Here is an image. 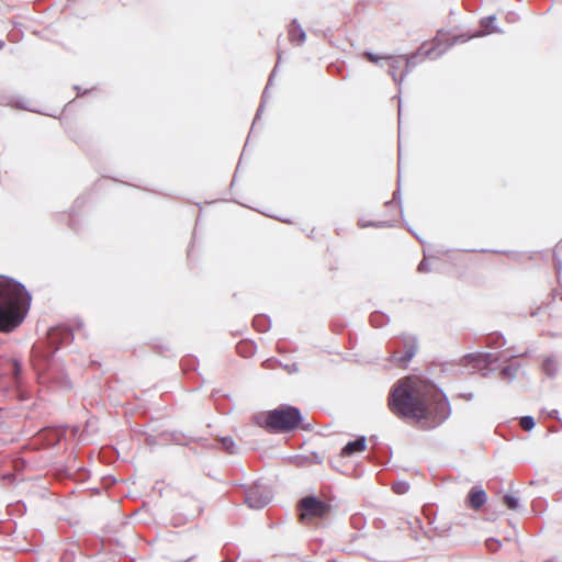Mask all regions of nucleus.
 Wrapping results in <instances>:
<instances>
[{
  "instance_id": "nucleus-12",
  "label": "nucleus",
  "mask_w": 562,
  "mask_h": 562,
  "mask_svg": "<svg viewBox=\"0 0 562 562\" xmlns=\"http://www.w3.org/2000/svg\"><path fill=\"white\" fill-rule=\"evenodd\" d=\"M465 359L470 362H477L479 364L484 363L486 367L492 366L493 363L498 362L502 357L499 353L493 352H476L469 353L465 356Z\"/></svg>"
},
{
  "instance_id": "nucleus-30",
  "label": "nucleus",
  "mask_w": 562,
  "mask_h": 562,
  "mask_svg": "<svg viewBox=\"0 0 562 562\" xmlns=\"http://www.w3.org/2000/svg\"><path fill=\"white\" fill-rule=\"evenodd\" d=\"M535 424L532 416H522L519 422L520 427L526 431H530L535 427Z\"/></svg>"
},
{
  "instance_id": "nucleus-33",
  "label": "nucleus",
  "mask_w": 562,
  "mask_h": 562,
  "mask_svg": "<svg viewBox=\"0 0 562 562\" xmlns=\"http://www.w3.org/2000/svg\"><path fill=\"white\" fill-rule=\"evenodd\" d=\"M417 271L422 272V273L429 272L430 271L429 263L426 260H422L417 267Z\"/></svg>"
},
{
  "instance_id": "nucleus-42",
  "label": "nucleus",
  "mask_w": 562,
  "mask_h": 562,
  "mask_svg": "<svg viewBox=\"0 0 562 562\" xmlns=\"http://www.w3.org/2000/svg\"><path fill=\"white\" fill-rule=\"evenodd\" d=\"M385 205L386 206H392V205H394V203H393V201H389V202L385 203Z\"/></svg>"
},
{
  "instance_id": "nucleus-14",
  "label": "nucleus",
  "mask_w": 562,
  "mask_h": 562,
  "mask_svg": "<svg viewBox=\"0 0 562 562\" xmlns=\"http://www.w3.org/2000/svg\"><path fill=\"white\" fill-rule=\"evenodd\" d=\"M280 59H281V53H278V61H277V65L274 66V68H273V70H272V72H271V75H270V77H269V79H268V83H267V86H266V88H265V90H263V92H262L261 102H260L259 108H258V110H257V112H256V115H255V119H254V122H252V126H251V128H250V134L252 133V131H254V128H255V126H256L257 122L259 121V119H260V116H261V113H262V110H263L265 103H266V101H267V99H268V90H269V87H270V86H271V83H272V80H273V77H274L276 70H277V68H278V66H279Z\"/></svg>"
},
{
  "instance_id": "nucleus-36",
  "label": "nucleus",
  "mask_w": 562,
  "mask_h": 562,
  "mask_svg": "<svg viewBox=\"0 0 562 562\" xmlns=\"http://www.w3.org/2000/svg\"><path fill=\"white\" fill-rule=\"evenodd\" d=\"M548 417H550V418H558V411L557 409H552V411L548 412Z\"/></svg>"
},
{
  "instance_id": "nucleus-20",
  "label": "nucleus",
  "mask_w": 562,
  "mask_h": 562,
  "mask_svg": "<svg viewBox=\"0 0 562 562\" xmlns=\"http://www.w3.org/2000/svg\"><path fill=\"white\" fill-rule=\"evenodd\" d=\"M252 325L256 330L266 333L271 327V321L267 315H256L252 321Z\"/></svg>"
},
{
  "instance_id": "nucleus-2",
  "label": "nucleus",
  "mask_w": 562,
  "mask_h": 562,
  "mask_svg": "<svg viewBox=\"0 0 562 562\" xmlns=\"http://www.w3.org/2000/svg\"><path fill=\"white\" fill-rule=\"evenodd\" d=\"M431 384L432 382L420 378H406L397 381L392 386L389 395L391 412L402 419L414 422L417 413L420 414L422 412V401Z\"/></svg>"
},
{
  "instance_id": "nucleus-5",
  "label": "nucleus",
  "mask_w": 562,
  "mask_h": 562,
  "mask_svg": "<svg viewBox=\"0 0 562 562\" xmlns=\"http://www.w3.org/2000/svg\"><path fill=\"white\" fill-rule=\"evenodd\" d=\"M301 411L292 405L282 404L274 409L256 416V423L270 432L286 434L295 430L302 423Z\"/></svg>"
},
{
  "instance_id": "nucleus-40",
  "label": "nucleus",
  "mask_w": 562,
  "mask_h": 562,
  "mask_svg": "<svg viewBox=\"0 0 562 562\" xmlns=\"http://www.w3.org/2000/svg\"><path fill=\"white\" fill-rule=\"evenodd\" d=\"M462 397L467 398L468 401H471L473 398V394H464Z\"/></svg>"
},
{
  "instance_id": "nucleus-24",
  "label": "nucleus",
  "mask_w": 562,
  "mask_h": 562,
  "mask_svg": "<svg viewBox=\"0 0 562 562\" xmlns=\"http://www.w3.org/2000/svg\"><path fill=\"white\" fill-rule=\"evenodd\" d=\"M218 443L221 449L226 451L229 454H235L237 452V447L232 437H221L218 438Z\"/></svg>"
},
{
  "instance_id": "nucleus-13",
  "label": "nucleus",
  "mask_w": 562,
  "mask_h": 562,
  "mask_svg": "<svg viewBox=\"0 0 562 562\" xmlns=\"http://www.w3.org/2000/svg\"><path fill=\"white\" fill-rule=\"evenodd\" d=\"M367 448V438L366 436H359L357 439L347 442L341 449V457H350L356 452H362Z\"/></svg>"
},
{
  "instance_id": "nucleus-4",
  "label": "nucleus",
  "mask_w": 562,
  "mask_h": 562,
  "mask_svg": "<svg viewBox=\"0 0 562 562\" xmlns=\"http://www.w3.org/2000/svg\"><path fill=\"white\" fill-rule=\"evenodd\" d=\"M74 340L72 330L65 326L58 325L52 327L47 333V346H34L32 348L31 359L34 369L40 375L44 374L53 360L54 353L64 345H68Z\"/></svg>"
},
{
  "instance_id": "nucleus-26",
  "label": "nucleus",
  "mask_w": 562,
  "mask_h": 562,
  "mask_svg": "<svg viewBox=\"0 0 562 562\" xmlns=\"http://www.w3.org/2000/svg\"><path fill=\"white\" fill-rule=\"evenodd\" d=\"M504 505L512 510H517L519 508V499L516 496L506 494L503 497Z\"/></svg>"
},
{
  "instance_id": "nucleus-17",
  "label": "nucleus",
  "mask_w": 562,
  "mask_h": 562,
  "mask_svg": "<svg viewBox=\"0 0 562 562\" xmlns=\"http://www.w3.org/2000/svg\"><path fill=\"white\" fill-rule=\"evenodd\" d=\"M306 38V33L302 29L301 24L297 22V20H293L289 27V40L294 43L297 41V44L301 45L304 43Z\"/></svg>"
},
{
  "instance_id": "nucleus-44",
  "label": "nucleus",
  "mask_w": 562,
  "mask_h": 562,
  "mask_svg": "<svg viewBox=\"0 0 562 562\" xmlns=\"http://www.w3.org/2000/svg\"><path fill=\"white\" fill-rule=\"evenodd\" d=\"M3 47H4V42L0 41V49H2Z\"/></svg>"
},
{
  "instance_id": "nucleus-21",
  "label": "nucleus",
  "mask_w": 562,
  "mask_h": 562,
  "mask_svg": "<svg viewBox=\"0 0 562 562\" xmlns=\"http://www.w3.org/2000/svg\"><path fill=\"white\" fill-rule=\"evenodd\" d=\"M236 349L241 357L249 358L255 355L256 345L252 341H240L237 345Z\"/></svg>"
},
{
  "instance_id": "nucleus-39",
  "label": "nucleus",
  "mask_w": 562,
  "mask_h": 562,
  "mask_svg": "<svg viewBox=\"0 0 562 562\" xmlns=\"http://www.w3.org/2000/svg\"><path fill=\"white\" fill-rule=\"evenodd\" d=\"M401 149H402V146H401V138L398 139V165L401 164Z\"/></svg>"
},
{
  "instance_id": "nucleus-1",
  "label": "nucleus",
  "mask_w": 562,
  "mask_h": 562,
  "mask_svg": "<svg viewBox=\"0 0 562 562\" xmlns=\"http://www.w3.org/2000/svg\"><path fill=\"white\" fill-rule=\"evenodd\" d=\"M30 304L31 294L22 283L0 277V331L10 333L20 326Z\"/></svg>"
},
{
  "instance_id": "nucleus-10",
  "label": "nucleus",
  "mask_w": 562,
  "mask_h": 562,
  "mask_svg": "<svg viewBox=\"0 0 562 562\" xmlns=\"http://www.w3.org/2000/svg\"><path fill=\"white\" fill-rule=\"evenodd\" d=\"M302 519L306 517L322 518L327 515L330 505L314 495L303 497L299 503Z\"/></svg>"
},
{
  "instance_id": "nucleus-27",
  "label": "nucleus",
  "mask_w": 562,
  "mask_h": 562,
  "mask_svg": "<svg viewBox=\"0 0 562 562\" xmlns=\"http://www.w3.org/2000/svg\"><path fill=\"white\" fill-rule=\"evenodd\" d=\"M358 225H359L361 228H366V227H386V226H391L390 222H387V221L371 222V221H364L363 218H360V220L358 221Z\"/></svg>"
},
{
  "instance_id": "nucleus-8",
  "label": "nucleus",
  "mask_w": 562,
  "mask_h": 562,
  "mask_svg": "<svg viewBox=\"0 0 562 562\" xmlns=\"http://www.w3.org/2000/svg\"><path fill=\"white\" fill-rule=\"evenodd\" d=\"M390 361L398 367H406L417 351V339L413 335H402L391 342Z\"/></svg>"
},
{
  "instance_id": "nucleus-45",
  "label": "nucleus",
  "mask_w": 562,
  "mask_h": 562,
  "mask_svg": "<svg viewBox=\"0 0 562 562\" xmlns=\"http://www.w3.org/2000/svg\"><path fill=\"white\" fill-rule=\"evenodd\" d=\"M74 89H75V90H77V91H78V93H80V88H79V86H75V87H74Z\"/></svg>"
},
{
  "instance_id": "nucleus-34",
  "label": "nucleus",
  "mask_w": 562,
  "mask_h": 562,
  "mask_svg": "<svg viewBox=\"0 0 562 562\" xmlns=\"http://www.w3.org/2000/svg\"><path fill=\"white\" fill-rule=\"evenodd\" d=\"M182 438L181 434H171V440L177 445H182Z\"/></svg>"
},
{
  "instance_id": "nucleus-46",
  "label": "nucleus",
  "mask_w": 562,
  "mask_h": 562,
  "mask_svg": "<svg viewBox=\"0 0 562 562\" xmlns=\"http://www.w3.org/2000/svg\"><path fill=\"white\" fill-rule=\"evenodd\" d=\"M485 33L484 32H479L475 36H481V35H484Z\"/></svg>"
},
{
  "instance_id": "nucleus-38",
  "label": "nucleus",
  "mask_w": 562,
  "mask_h": 562,
  "mask_svg": "<svg viewBox=\"0 0 562 562\" xmlns=\"http://www.w3.org/2000/svg\"><path fill=\"white\" fill-rule=\"evenodd\" d=\"M401 111H402V105H401V99L398 98V124H401Z\"/></svg>"
},
{
  "instance_id": "nucleus-6",
  "label": "nucleus",
  "mask_w": 562,
  "mask_h": 562,
  "mask_svg": "<svg viewBox=\"0 0 562 562\" xmlns=\"http://www.w3.org/2000/svg\"><path fill=\"white\" fill-rule=\"evenodd\" d=\"M29 398L27 392L23 389L22 363L15 358L9 359L3 368L0 378V409L5 400L23 402Z\"/></svg>"
},
{
  "instance_id": "nucleus-28",
  "label": "nucleus",
  "mask_w": 562,
  "mask_h": 562,
  "mask_svg": "<svg viewBox=\"0 0 562 562\" xmlns=\"http://www.w3.org/2000/svg\"><path fill=\"white\" fill-rule=\"evenodd\" d=\"M495 20H496L495 15H488L481 20V25L484 29H488L491 32L499 33L501 31L496 26H494Z\"/></svg>"
},
{
  "instance_id": "nucleus-3",
  "label": "nucleus",
  "mask_w": 562,
  "mask_h": 562,
  "mask_svg": "<svg viewBox=\"0 0 562 562\" xmlns=\"http://www.w3.org/2000/svg\"><path fill=\"white\" fill-rule=\"evenodd\" d=\"M420 411L414 423L423 430H432L441 426L451 415L446 393L434 383L428 386V393L422 401Z\"/></svg>"
},
{
  "instance_id": "nucleus-31",
  "label": "nucleus",
  "mask_w": 562,
  "mask_h": 562,
  "mask_svg": "<svg viewBox=\"0 0 562 562\" xmlns=\"http://www.w3.org/2000/svg\"><path fill=\"white\" fill-rule=\"evenodd\" d=\"M396 494H405L409 490V484L405 481L395 482L392 486Z\"/></svg>"
},
{
  "instance_id": "nucleus-19",
  "label": "nucleus",
  "mask_w": 562,
  "mask_h": 562,
  "mask_svg": "<svg viewBox=\"0 0 562 562\" xmlns=\"http://www.w3.org/2000/svg\"><path fill=\"white\" fill-rule=\"evenodd\" d=\"M542 371L548 378H554L559 372V363L552 356L542 361Z\"/></svg>"
},
{
  "instance_id": "nucleus-22",
  "label": "nucleus",
  "mask_w": 562,
  "mask_h": 562,
  "mask_svg": "<svg viewBox=\"0 0 562 562\" xmlns=\"http://www.w3.org/2000/svg\"><path fill=\"white\" fill-rule=\"evenodd\" d=\"M389 316L380 311H375L370 315V323L375 328H381L389 324Z\"/></svg>"
},
{
  "instance_id": "nucleus-29",
  "label": "nucleus",
  "mask_w": 562,
  "mask_h": 562,
  "mask_svg": "<svg viewBox=\"0 0 562 562\" xmlns=\"http://www.w3.org/2000/svg\"><path fill=\"white\" fill-rule=\"evenodd\" d=\"M485 547L490 552L495 553L502 547V542L498 539L491 537L485 540Z\"/></svg>"
},
{
  "instance_id": "nucleus-43",
  "label": "nucleus",
  "mask_w": 562,
  "mask_h": 562,
  "mask_svg": "<svg viewBox=\"0 0 562 562\" xmlns=\"http://www.w3.org/2000/svg\"><path fill=\"white\" fill-rule=\"evenodd\" d=\"M59 441V436L56 435V438L54 439L53 443H57Z\"/></svg>"
},
{
  "instance_id": "nucleus-18",
  "label": "nucleus",
  "mask_w": 562,
  "mask_h": 562,
  "mask_svg": "<svg viewBox=\"0 0 562 562\" xmlns=\"http://www.w3.org/2000/svg\"><path fill=\"white\" fill-rule=\"evenodd\" d=\"M384 59L387 61L389 65L387 74L393 78L394 82L400 89L402 83H400V76L397 75V70L400 69L402 64L401 58L386 56L384 57Z\"/></svg>"
},
{
  "instance_id": "nucleus-32",
  "label": "nucleus",
  "mask_w": 562,
  "mask_h": 562,
  "mask_svg": "<svg viewBox=\"0 0 562 562\" xmlns=\"http://www.w3.org/2000/svg\"><path fill=\"white\" fill-rule=\"evenodd\" d=\"M364 57L371 61V63H374V64H379V61L382 59L381 57H379L378 55L371 53V52H364Z\"/></svg>"
},
{
  "instance_id": "nucleus-15",
  "label": "nucleus",
  "mask_w": 562,
  "mask_h": 562,
  "mask_svg": "<svg viewBox=\"0 0 562 562\" xmlns=\"http://www.w3.org/2000/svg\"><path fill=\"white\" fill-rule=\"evenodd\" d=\"M402 530H409L412 538L419 542L424 538H426V533L423 531L420 520L418 518H413V520L405 521L398 526Z\"/></svg>"
},
{
  "instance_id": "nucleus-11",
  "label": "nucleus",
  "mask_w": 562,
  "mask_h": 562,
  "mask_svg": "<svg viewBox=\"0 0 562 562\" xmlns=\"http://www.w3.org/2000/svg\"><path fill=\"white\" fill-rule=\"evenodd\" d=\"M468 504L472 509H480L487 501V495L481 486H473L467 495Z\"/></svg>"
},
{
  "instance_id": "nucleus-35",
  "label": "nucleus",
  "mask_w": 562,
  "mask_h": 562,
  "mask_svg": "<svg viewBox=\"0 0 562 562\" xmlns=\"http://www.w3.org/2000/svg\"><path fill=\"white\" fill-rule=\"evenodd\" d=\"M554 266H555L557 273L559 274L561 272V269H562V262L557 257H554Z\"/></svg>"
},
{
  "instance_id": "nucleus-41",
  "label": "nucleus",
  "mask_w": 562,
  "mask_h": 562,
  "mask_svg": "<svg viewBox=\"0 0 562 562\" xmlns=\"http://www.w3.org/2000/svg\"><path fill=\"white\" fill-rule=\"evenodd\" d=\"M394 200L400 198V190H396L393 194Z\"/></svg>"
},
{
  "instance_id": "nucleus-25",
  "label": "nucleus",
  "mask_w": 562,
  "mask_h": 562,
  "mask_svg": "<svg viewBox=\"0 0 562 562\" xmlns=\"http://www.w3.org/2000/svg\"><path fill=\"white\" fill-rule=\"evenodd\" d=\"M518 364H510L506 366L501 370V376L503 380H507L508 382H512L515 380L518 371Z\"/></svg>"
},
{
  "instance_id": "nucleus-7",
  "label": "nucleus",
  "mask_w": 562,
  "mask_h": 562,
  "mask_svg": "<svg viewBox=\"0 0 562 562\" xmlns=\"http://www.w3.org/2000/svg\"><path fill=\"white\" fill-rule=\"evenodd\" d=\"M467 41L468 37L464 35L452 36L445 43L436 41L431 47H427V44H423L416 53L409 56H402L401 59L405 61V70L400 75V83L403 82L404 78L411 71V69L416 67L425 58L437 59L457 43H464Z\"/></svg>"
},
{
  "instance_id": "nucleus-16",
  "label": "nucleus",
  "mask_w": 562,
  "mask_h": 562,
  "mask_svg": "<svg viewBox=\"0 0 562 562\" xmlns=\"http://www.w3.org/2000/svg\"><path fill=\"white\" fill-rule=\"evenodd\" d=\"M0 104L21 109V110H26V111H31V112H36L35 109L31 108L27 104V101L25 99L16 97V95H7V94L0 95Z\"/></svg>"
},
{
  "instance_id": "nucleus-23",
  "label": "nucleus",
  "mask_w": 562,
  "mask_h": 562,
  "mask_svg": "<svg viewBox=\"0 0 562 562\" xmlns=\"http://www.w3.org/2000/svg\"><path fill=\"white\" fill-rule=\"evenodd\" d=\"M486 347L488 348H502L506 344V339L502 334H491L485 338Z\"/></svg>"
},
{
  "instance_id": "nucleus-9",
  "label": "nucleus",
  "mask_w": 562,
  "mask_h": 562,
  "mask_svg": "<svg viewBox=\"0 0 562 562\" xmlns=\"http://www.w3.org/2000/svg\"><path fill=\"white\" fill-rule=\"evenodd\" d=\"M272 501L270 487L261 482H256L245 491V503L254 509H261Z\"/></svg>"
},
{
  "instance_id": "nucleus-37",
  "label": "nucleus",
  "mask_w": 562,
  "mask_h": 562,
  "mask_svg": "<svg viewBox=\"0 0 562 562\" xmlns=\"http://www.w3.org/2000/svg\"><path fill=\"white\" fill-rule=\"evenodd\" d=\"M501 252L507 255L510 258L516 259V252H514V251H501Z\"/></svg>"
}]
</instances>
